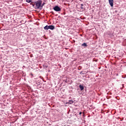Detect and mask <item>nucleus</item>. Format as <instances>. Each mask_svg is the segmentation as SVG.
I'll use <instances>...</instances> for the list:
<instances>
[{
    "label": "nucleus",
    "mask_w": 126,
    "mask_h": 126,
    "mask_svg": "<svg viewBox=\"0 0 126 126\" xmlns=\"http://www.w3.org/2000/svg\"><path fill=\"white\" fill-rule=\"evenodd\" d=\"M49 29L51 30H54L55 29L54 26H49Z\"/></svg>",
    "instance_id": "nucleus-5"
},
{
    "label": "nucleus",
    "mask_w": 126,
    "mask_h": 126,
    "mask_svg": "<svg viewBox=\"0 0 126 126\" xmlns=\"http://www.w3.org/2000/svg\"><path fill=\"white\" fill-rule=\"evenodd\" d=\"M44 29L45 30H48L49 29V26H46L45 27H44Z\"/></svg>",
    "instance_id": "nucleus-8"
},
{
    "label": "nucleus",
    "mask_w": 126,
    "mask_h": 126,
    "mask_svg": "<svg viewBox=\"0 0 126 126\" xmlns=\"http://www.w3.org/2000/svg\"><path fill=\"white\" fill-rule=\"evenodd\" d=\"M79 88H80L81 91H83L84 89V87L82 85H80Z\"/></svg>",
    "instance_id": "nucleus-6"
},
{
    "label": "nucleus",
    "mask_w": 126,
    "mask_h": 126,
    "mask_svg": "<svg viewBox=\"0 0 126 126\" xmlns=\"http://www.w3.org/2000/svg\"><path fill=\"white\" fill-rule=\"evenodd\" d=\"M51 13H52V14H53V15L54 14V12L52 11Z\"/></svg>",
    "instance_id": "nucleus-12"
},
{
    "label": "nucleus",
    "mask_w": 126,
    "mask_h": 126,
    "mask_svg": "<svg viewBox=\"0 0 126 126\" xmlns=\"http://www.w3.org/2000/svg\"><path fill=\"white\" fill-rule=\"evenodd\" d=\"M114 0H109V3H110L111 6H113Z\"/></svg>",
    "instance_id": "nucleus-3"
},
{
    "label": "nucleus",
    "mask_w": 126,
    "mask_h": 126,
    "mask_svg": "<svg viewBox=\"0 0 126 126\" xmlns=\"http://www.w3.org/2000/svg\"><path fill=\"white\" fill-rule=\"evenodd\" d=\"M82 46L84 47H87V43H85V42H84V43H83L82 44Z\"/></svg>",
    "instance_id": "nucleus-9"
},
{
    "label": "nucleus",
    "mask_w": 126,
    "mask_h": 126,
    "mask_svg": "<svg viewBox=\"0 0 126 126\" xmlns=\"http://www.w3.org/2000/svg\"><path fill=\"white\" fill-rule=\"evenodd\" d=\"M73 102H74V101L73 100H69L68 103H66V104H73Z\"/></svg>",
    "instance_id": "nucleus-7"
},
{
    "label": "nucleus",
    "mask_w": 126,
    "mask_h": 126,
    "mask_svg": "<svg viewBox=\"0 0 126 126\" xmlns=\"http://www.w3.org/2000/svg\"><path fill=\"white\" fill-rule=\"evenodd\" d=\"M80 9L83 11L85 10V8L83 6V4H81Z\"/></svg>",
    "instance_id": "nucleus-4"
},
{
    "label": "nucleus",
    "mask_w": 126,
    "mask_h": 126,
    "mask_svg": "<svg viewBox=\"0 0 126 126\" xmlns=\"http://www.w3.org/2000/svg\"><path fill=\"white\" fill-rule=\"evenodd\" d=\"M79 114L81 115L82 114V112H80L79 113Z\"/></svg>",
    "instance_id": "nucleus-13"
},
{
    "label": "nucleus",
    "mask_w": 126,
    "mask_h": 126,
    "mask_svg": "<svg viewBox=\"0 0 126 126\" xmlns=\"http://www.w3.org/2000/svg\"><path fill=\"white\" fill-rule=\"evenodd\" d=\"M42 5H41V7H43V5H44V3H43L42 4H41Z\"/></svg>",
    "instance_id": "nucleus-11"
},
{
    "label": "nucleus",
    "mask_w": 126,
    "mask_h": 126,
    "mask_svg": "<svg viewBox=\"0 0 126 126\" xmlns=\"http://www.w3.org/2000/svg\"><path fill=\"white\" fill-rule=\"evenodd\" d=\"M42 1L41 0H38L35 2V7L37 9H39L41 6Z\"/></svg>",
    "instance_id": "nucleus-1"
},
{
    "label": "nucleus",
    "mask_w": 126,
    "mask_h": 126,
    "mask_svg": "<svg viewBox=\"0 0 126 126\" xmlns=\"http://www.w3.org/2000/svg\"><path fill=\"white\" fill-rule=\"evenodd\" d=\"M53 9L56 12H59L61 11V8L58 5H56L53 8Z\"/></svg>",
    "instance_id": "nucleus-2"
},
{
    "label": "nucleus",
    "mask_w": 126,
    "mask_h": 126,
    "mask_svg": "<svg viewBox=\"0 0 126 126\" xmlns=\"http://www.w3.org/2000/svg\"><path fill=\"white\" fill-rule=\"evenodd\" d=\"M34 0H26V2L28 3L32 2V1Z\"/></svg>",
    "instance_id": "nucleus-10"
}]
</instances>
